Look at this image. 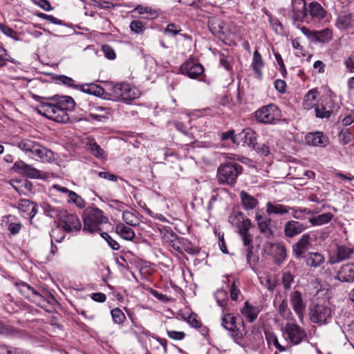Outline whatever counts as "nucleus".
Wrapping results in <instances>:
<instances>
[{"label": "nucleus", "mask_w": 354, "mask_h": 354, "mask_svg": "<svg viewBox=\"0 0 354 354\" xmlns=\"http://www.w3.org/2000/svg\"><path fill=\"white\" fill-rule=\"evenodd\" d=\"M181 29L179 26L174 24H169L167 26L165 30V34L175 36L178 35Z\"/></svg>", "instance_id": "55"}, {"label": "nucleus", "mask_w": 354, "mask_h": 354, "mask_svg": "<svg viewBox=\"0 0 354 354\" xmlns=\"http://www.w3.org/2000/svg\"><path fill=\"white\" fill-rule=\"evenodd\" d=\"M310 244V237L308 234H303L300 239L293 245L292 251L297 259L304 257Z\"/></svg>", "instance_id": "16"}, {"label": "nucleus", "mask_w": 354, "mask_h": 354, "mask_svg": "<svg viewBox=\"0 0 354 354\" xmlns=\"http://www.w3.org/2000/svg\"><path fill=\"white\" fill-rule=\"evenodd\" d=\"M222 326L228 330L236 328L235 317L230 313L225 314L222 317Z\"/></svg>", "instance_id": "41"}, {"label": "nucleus", "mask_w": 354, "mask_h": 354, "mask_svg": "<svg viewBox=\"0 0 354 354\" xmlns=\"http://www.w3.org/2000/svg\"><path fill=\"white\" fill-rule=\"evenodd\" d=\"M242 171V167L237 163L227 162L221 165L218 169L219 180L227 184H232L235 182L238 175Z\"/></svg>", "instance_id": "6"}, {"label": "nucleus", "mask_w": 354, "mask_h": 354, "mask_svg": "<svg viewBox=\"0 0 354 354\" xmlns=\"http://www.w3.org/2000/svg\"><path fill=\"white\" fill-rule=\"evenodd\" d=\"M241 292L238 286L236 284V281H234L230 286V298L233 301H237L239 295Z\"/></svg>", "instance_id": "59"}, {"label": "nucleus", "mask_w": 354, "mask_h": 354, "mask_svg": "<svg viewBox=\"0 0 354 354\" xmlns=\"http://www.w3.org/2000/svg\"><path fill=\"white\" fill-rule=\"evenodd\" d=\"M135 11H137L138 12V14H140V15L147 14L151 18H156L158 15L156 10L153 9L151 7L144 6L142 5H138L135 8Z\"/></svg>", "instance_id": "42"}, {"label": "nucleus", "mask_w": 354, "mask_h": 354, "mask_svg": "<svg viewBox=\"0 0 354 354\" xmlns=\"http://www.w3.org/2000/svg\"><path fill=\"white\" fill-rule=\"evenodd\" d=\"M17 286L19 288V291L21 293V295H23L28 299H30L34 302H40L43 300L42 296L26 283L20 282L17 283Z\"/></svg>", "instance_id": "17"}, {"label": "nucleus", "mask_w": 354, "mask_h": 354, "mask_svg": "<svg viewBox=\"0 0 354 354\" xmlns=\"http://www.w3.org/2000/svg\"><path fill=\"white\" fill-rule=\"evenodd\" d=\"M140 90L134 86L126 83L110 85L109 92H106L105 100L113 101L128 102L138 98Z\"/></svg>", "instance_id": "2"}, {"label": "nucleus", "mask_w": 354, "mask_h": 354, "mask_svg": "<svg viewBox=\"0 0 354 354\" xmlns=\"http://www.w3.org/2000/svg\"><path fill=\"white\" fill-rule=\"evenodd\" d=\"M293 10L297 11V18H304L308 12L313 18L322 19L325 16V11L322 6L317 1H311L308 3L306 0H294Z\"/></svg>", "instance_id": "4"}, {"label": "nucleus", "mask_w": 354, "mask_h": 354, "mask_svg": "<svg viewBox=\"0 0 354 354\" xmlns=\"http://www.w3.org/2000/svg\"><path fill=\"white\" fill-rule=\"evenodd\" d=\"M122 218L129 225H137L139 223L138 217L131 212H124Z\"/></svg>", "instance_id": "48"}, {"label": "nucleus", "mask_w": 354, "mask_h": 354, "mask_svg": "<svg viewBox=\"0 0 354 354\" xmlns=\"http://www.w3.org/2000/svg\"><path fill=\"white\" fill-rule=\"evenodd\" d=\"M15 145L26 156L34 158L41 144L29 138H24L16 141Z\"/></svg>", "instance_id": "12"}, {"label": "nucleus", "mask_w": 354, "mask_h": 354, "mask_svg": "<svg viewBox=\"0 0 354 354\" xmlns=\"http://www.w3.org/2000/svg\"><path fill=\"white\" fill-rule=\"evenodd\" d=\"M88 149L97 158H104V151L93 140H89L86 144Z\"/></svg>", "instance_id": "37"}, {"label": "nucleus", "mask_w": 354, "mask_h": 354, "mask_svg": "<svg viewBox=\"0 0 354 354\" xmlns=\"http://www.w3.org/2000/svg\"><path fill=\"white\" fill-rule=\"evenodd\" d=\"M240 198L243 209L247 211L254 209L259 203L257 198L245 191L240 192Z\"/></svg>", "instance_id": "28"}, {"label": "nucleus", "mask_w": 354, "mask_h": 354, "mask_svg": "<svg viewBox=\"0 0 354 354\" xmlns=\"http://www.w3.org/2000/svg\"><path fill=\"white\" fill-rule=\"evenodd\" d=\"M338 137L339 142L344 145L348 144L354 138V136L348 129L342 130Z\"/></svg>", "instance_id": "46"}, {"label": "nucleus", "mask_w": 354, "mask_h": 354, "mask_svg": "<svg viewBox=\"0 0 354 354\" xmlns=\"http://www.w3.org/2000/svg\"><path fill=\"white\" fill-rule=\"evenodd\" d=\"M129 27L132 32L137 34L142 33L145 30V27L142 23L138 20H134L131 21Z\"/></svg>", "instance_id": "54"}, {"label": "nucleus", "mask_w": 354, "mask_h": 354, "mask_svg": "<svg viewBox=\"0 0 354 354\" xmlns=\"http://www.w3.org/2000/svg\"><path fill=\"white\" fill-rule=\"evenodd\" d=\"M307 266L317 268L324 263L325 261L324 257L319 252H309L304 256Z\"/></svg>", "instance_id": "27"}, {"label": "nucleus", "mask_w": 354, "mask_h": 354, "mask_svg": "<svg viewBox=\"0 0 354 354\" xmlns=\"http://www.w3.org/2000/svg\"><path fill=\"white\" fill-rule=\"evenodd\" d=\"M91 298L95 301L104 302L106 301V297L104 293L95 292L92 294Z\"/></svg>", "instance_id": "64"}, {"label": "nucleus", "mask_w": 354, "mask_h": 354, "mask_svg": "<svg viewBox=\"0 0 354 354\" xmlns=\"http://www.w3.org/2000/svg\"><path fill=\"white\" fill-rule=\"evenodd\" d=\"M290 211L292 212V217L297 220H304L306 215H312L314 214L311 210L302 207L297 208L290 207Z\"/></svg>", "instance_id": "38"}, {"label": "nucleus", "mask_w": 354, "mask_h": 354, "mask_svg": "<svg viewBox=\"0 0 354 354\" xmlns=\"http://www.w3.org/2000/svg\"><path fill=\"white\" fill-rule=\"evenodd\" d=\"M346 68L351 72L354 73V57H348L344 61Z\"/></svg>", "instance_id": "63"}, {"label": "nucleus", "mask_w": 354, "mask_h": 354, "mask_svg": "<svg viewBox=\"0 0 354 354\" xmlns=\"http://www.w3.org/2000/svg\"><path fill=\"white\" fill-rule=\"evenodd\" d=\"M180 71L192 79L197 78L204 72L203 66L194 60H187L181 66Z\"/></svg>", "instance_id": "14"}, {"label": "nucleus", "mask_w": 354, "mask_h": 354, "mask_svg": "<svg viewBox=\"0 0 354 354\" xmlns=\"http://www.w3.org/2000/svg\"><path fill=\"white\" fill-rule=\"evenodd\" d=\"M0 31L8 37H10L16 41L19 40L18 33L12 28L4 24H0Z\"/></svg>", "instance_id": "43"}, {"label": "nucleus", "mask_w": 354, "mask_h": 354, "mask_svg": "<svg viewBox=\"0 0 354 354\" xmlns=\"http://www.w3.org/2000/svg\"><path fill=\"white\" fill-rule=\"evenodd\" d=\"M19 210L25 214L24 216H28L30 218H33L37 214L36 205L28 199H21L18 205Z\"/></svg>", "instance_id": "23"}, {"label": "nucleus", "mask_w": 354, "mask_h": 354, "mask_svg": "<svg viewBox=\"0 0 354 354\" xmlns=\"http://www.w3.org/2000/svg\"><path fill=\"white\" fill-rule=\"evenodd\" d=\"M115 232L125 240L131 241L135 237V232L131 227L122 223L116 225Z\"/></svg>", "instance_id": "31"}, {"label": "nucleus", "mask_w": 354, "mask_h": 354, "mask_svg": "<svg viewBox=\"0 0 354 354\" xmlns=\"http://www.w3.org/2000/svg\"><path fill=\"white\" fill-rule=\"evenodd\" d=\"M333 218V215L331 213H324L310 217L309 218V222L312 225H322L329 223Z\"/></svg>", "instance_id": "34"}, {"label": "nucleus", "mask_w": 354, "mask_h": 354, "mask_svg": "<svg viewBox=\"0 0 354 354\" xmlns=\"http://www.w3.org/2000/svg\"><path fill=\"white\" fill-rule=\"evenodd\" d=\"M292 48L296 50L295 53L297 55H302V56L306 55L305 49L300 44V42L297 38H296L292 41Z\"/></svg>", "instance_id": "56"}, {"label": "nucleus", "mask_w": 354, "mask_h": 354, "mask_svg": "<svg viewBox=\"0 0 354 354\" xmlns=\"http://www.w3.org/2000/svg\"><path fill=\"white\" fill-rule=\"evenodd\" d=\"M263 66L264 64L261 54L259 53L258 50H255L253 54L252 67L259 77L262 75L261 69Z\"/></svg>", "instance_id": "35"}, {"label": "nucleus", "mask_w": 354, "mask_h": 354, "mask_svg": "<svg viewBox=\"0 0 354 354\" xmlns=\"http://www.w3.org/2000/svg\"><path fill=\"white\" fill-rule=\"evenodd\" d=\"M83 221V231L93 234L95 232L100 233L102 231L101 225L107 223L109 218L100 209L95 207H89L84 212Z\"/></svg>", "instance_id": "3"}, {"label": "nucleus", "mask_w": 354, "mask_h": 354, "mask_svg": "<svg viewBox=\"0 0 354 354\" xmlns=\"http://www.w3.org/2000/svg\"><path fill=\"white\" fill-rule=\"evenodd\" d=\"M290 211V207L281 204H274L270 202L266 204V212L268 214L283 215Z\"/></svg>", "instance_id": "30"}, {"label": "nucleus", "mask_w": 354, "mask_h": 354, "mask_svg": "<svg viewBox=\"0 0 354 354\" xmlns=\"http://www.w3.org/2000/svg\"><path fill=\"white\" fill-rule=\"evenodd\" d=\"M231 60L232 58L227 56H225L223 54H222L220 56V63L221 64L227 71H230L232 68V66L231 65Z\"/></svg>", "instance_id": "58"}, {"label": "nucleus", "mask_w": 354, "mask_h": 354, "mask_svg": "<svg viewBox=\"0 0 354 354\" xmlns=\"http://www.w3.org/2000/svg\"><path fill=\"white\" fill-rule=\"evenodd\" d=\"M33 159L42 162H50L54 160V153L51 150L41 145Z\"/></svg>", "instance_id": "29"}, {"label": "nucleus", "mask_w": 354, "mask_h": 354, "mask_svg": "<svg viewBox=\"0 0 354 354\" xmlns=\"http://www.w3.org/2000/svg\"><path fill=\"white\" fill-rule=\"evenodd\" d=\"M111 313L113 320L115 324H122L126 319L124 313L118 308H113Z\"/></svg>", "instance_id": "47"}, {"label": "nucleus", "mask_w": 354, "mask_h": 354, "mask_svg": "<svg viewBox=\"0 0 354 354\" xmlns=\"http://www.w3.org/2000/svg\"><path fill=\"white\" fill-rule=\"evenodd\" d=\"M354 253L353 248L346 245H339L337 248L335 256H332L329 259V263L334 264L342 261L348 259Z\"/></svg>", "instance_id": "18"}, {"label": "nucleus", "mask_w": 354, "mask_h": 354, "mask_svg": "<svg viewBox=\"0 0 354 354\" xmlns=\"http://www.w3.org/2000/svg\"><path fill=\"white\" fill-rule=\"evenodd\" d=\"M315 115L319 118H328L330 116L331 112L326 109V107L322 104H318L315 108Z\"/></svg>", "instance_id": "49"}, {"label": "nucleus", "mask_w": 354, "mask_h": 354, "mask_svg": "<svg viewBox=\"0 0 354 354\" xmlns=\"http://www.w3.org/2000/svg\"><path fill=\"white\" fill-rule=\"evenodd\" d=\"M98 176L100 177V178H104V179H107L109 180H111V181H116L117 179H118V176L113 174H110L109 172H106V171H100L98 172Z\"/></svg>", "instance_id": "62"}, {"label": "nucleus", "mask_w": 354, "mask_h": 354, "mask_svg": "<svg viewBox=\"0 0 354 354\" xmlns=\"http://www.w3.org/2000/svg\"><path fill=\"white\" fill-rule=\"evenodd\" d=\"M187 323L194 328H201L202 324L196 314L192 313L186 319Z\"/></svg>", "instance_id": "53"}, {"label": "nucleus", "mask_w": 354, "mask_h": 354, "mask_svg": "<svg viewBox=\"0 0 354 354\" xmlns=\"http://www.w3.org/2000/svg\"><path fill=\"white\" fill-rule=\"evenodd\" d=\"M167 333L170 338L175 340H181L185 337V333L181 331L167 330Z\"/></svg>", "instance_id": "57"}, {"label": "nucleus", "mask_w": 354, "mask_h": 354, "mask_svg": "<svg viewBox=\"0 0 354 354\" xmlns=\"http://www.w3.org/2000/svg\"><path fill=\"white\" fill-rule=\"evenodd\" d=\"M221 138L223 140H230L231 144L232 145H236L238 143V134L234 135V131L233 130H230L223 133Z\"/></svg>", "instance_id": "51"}, {"label": "nucleus", "mask_w": 354, "mask_h": 354, "mask_svg": "<svg viewBox=\"0 0 354 354\" xmlns=\"http://www.w3.org/2000/svg\"><path fill=\"white\" fill-rule=\"evenodd\" d=\"M305 142L308 145L319 147H325L329 143L328 137L319 131L308 133L305 137Z\"/></svg>", "instance_id": "15"}, {"label": "nucleus", "mask_w": 354, "mask_h": 354, "mask_svg": "<svg viewBox=\"0 0 354 354\" xmlns=\"http://www.w3.org/2000/svg\"><path fill=\"white\" fill-rule=\"evenodd\" d=\"M101 236L107 242L109 245L114 250H118L120 248L119 243L113 239L111 236L106 232H100Z\"/></svg>", "instance_id": "50"}, {"label": "nucleus", "mask_w": 354, "mask_h": 354, "mask_svg": "<svg viewBox=\"0 0 354 354\" xmlns=\"http://www.w3.org/2000/svg\"><path fill=\"white\" fill-rule=\"evenodd\" d=\"M294 283V275L290 271H283L282 273V283L285 289L290 288Z\"/></svg>", "instance_id": "45"}, {"label": "nucleus", "mask_w": 354, "mask_h": 354, "mask_svg": "<svg viewBox=\"0 0 354 354\" xmlns=\"http://www.w3.org/2000/svg\"><path fill=\"white\" fill-rule=\"evenodd\" d=\"M274 88L281 93L286 92V83L284 80L278 79L274 82Z\"/></svg>", "instance_id": "61"}, {"label": "nucleus", "mask_w": 354, "mask_h": 354, "mask_svg": "<svg viewBox=\"0 0 354 354\" xmlns=\"http://www.w3.org/2000/svg\"><path fill=\"white\" fill-rule=\"evenodd\" d=\"M58 218L66 232L79 231L82 227L79 218L75 214H69L66 210H60Z\"/></svg>", "instance_id": "8"}, {"label": "nucleus", "mask_w": 354, "mask_h": 354, "mask_svg": "<svg viewBox=\"0 0 354 354\" xmlns=\"http://www.w3.org/2000/svg\"><path fill=\"white\" fill-rule=\"evenodd\" d=\"M318 91L317 89L313 88L306 93L303 102V107L305 109L310 110L315 106V102L318 96Z\"/></svg>", "instance_id": "33"}, {"label": "nucleus", "mask_w": 354, "mask_h": 354, "mask_svg": "<svg viewBox=\"0 0 354 354\" xmlns=\"http://www.w3.org/2000/svg\"><path fill=\"white\" fill-rule=\"evenodd\" d=\"M333 311L331 308L323 304H317L313 306L310 310V319L319 325L327 324L332 319Z\"/></svg>", "instance_id": "5"}, {"label": "nucleus", "mask_w": 354, "mask_h": 354, "mask_svg": "<svg viewBox=\"0 0 354 354\" xmlns=\"http://www.w3.org/2000/svg\"><path fill=\"white\" fill-rule=\"evenodd\" d=\"M260 309L258 306L250 305L248 301L245 302L243 308L241 309L242 315L250 323L253 322L257 317Z\"/></svg>", "instance_id": "26"}, {"label": "nucleus", "mask_w": 354, "mask_h": 354, "mask_svg": "<svg viewBox=\"0 0 354 354\" xmlns=\"http://www.w3.org/2000/svg\"><path fill=\"white\" fill-rule=\"evenodd\" d=\"M243 219L244 218L241 213H232L229 216L228 221L232 225L238 227Z\"/></svg>", "instance_id": "52"}, {"label": "nucleus", "mask_w": 354, "mask_h": 354, "mask_svg": "<svg viewBox=\"0 0 354 354\" xmlns=\"http://www.w3.org/2000/svg\"><path fill=\"white\" fill-rule=\"evenodd\" d=\"M337 279L344 282H354V263L343 265L337 274Z\"/></svg>", "instance_id": "22"}, {"label": "nucleus", "mask_w": 354, "mask_h": 354, "mask_svg": "<svg viewBox=\"0 0 354 354\" xmlns=\"http://www.w3.org/2000/svg\"><path fill=\"white\" fill-rule=\"evenodd\" d=\"M255 220L260 232L266 237H271L273 235V232L271 228L272 221L270 218L264 216L262 210H257L255 212Z\"/></svg>", "instance_id": "13"}, {"label": "nucleus", "mask_w": 354, "mask_h": 354, "mask_svg": "<svg viewBox=\"0 0 354 354\" xmlns=\"http://www.w3.org/2000/svg\"><path fill=\"white\" fill-rule=\"evenodd\" d=\"M13 169L15 171L21 173L30 178H44L46 176L42 171L21 160L17 161L14 164Z\"/></svg>", "instance_id": "11"}, {"label": "nucleus", "mask_w": 354, "mask_h": 354, "mask_svg": "<svg viewBox=\"0 0 354 354\" xmlns=\"http://www.w3.org/2000/svg\"><path fill=\"white\" fill-rule=\"evenodd\" d=\"M256 133L251 129H243L241 133L238 134V143L243 146L254 147L256 145Z\"/></svg>", "instance_id": "19"}, {"label": "nucleus", "mask_w": 354, "mask_h": 354, "mask_svg": "<svg viewBox=\"0 0 354 354\" xmlns=\"http://www.w3.org/2000/svg\"><path fill=\"white\" fill-rule=\"evenodd\" d=\"M251 225L252 223L250 219L244 218L240 223L239 226L237 227L239 228V234L241 236L244 245H248L252 243V236L249 234V230Z\"/></svg>", "instance_id": "24"}, {"label": "nucleus", "mask_w": 354, "mask_h": 354, "mask_svg": "<svg viewBox=\"0 0 354 354\" xmlns=\"http://www.w3.org/2000/svg\"><path fill=\"white\" fill-rule=\"evenodd\" d=\"M76 88L85 93L100 97L103 99H104V97L106 95V91L102 86L96 84H80L77 85Z\"/></svg>", "instance_id": "21"}, {"label": "nucleus", "mask_w": 354, "mask_h": 354, "mask_svg": "<svg viewBox=\"0 0 354 354\" xmlns=\"http://www.w3.org/2000/svg\"><path fill=\"white\" fill-rule=\"evenodd\" d=\"M283 335L293 344H299L306 336L304 329L295 323H287L286 324Z\"/></svg>", "instance_id": "9"}, {"label": "nucleus", "mask_w": 354, "mask_h": 354, "mask_svg": "<svg viewBox=\"0 0 354 354\" xmlns=\"http://www.w3.org/2000/svg\"><path fill=\"white\" fill-rule=\"evenodd\" d=\"M266 339L269 345H273L280 352L286 351L288 348L286 346L280 344L275 335L272 333H266Z\"/></svg>", "instance_id": "39"}, {"label": "nucleus", "mask_w": 354, "mask_h": 354, "mask_svg": "<svg viewBox=\"0 0 354 354\" xmlns=\"http://www.w3.org/2000/svg\"><path fill=\"white\" fill-rule=\"evenodd\" d=\"M68 202L69 203L75 204L79 208H84L86 205L85 201L73 191L69 192L68 196Z\"/></svg>", "instance_id": "40"}, {"label": "nucleus", "mask_w": 354, "mask_h": 354, "mask_svg": "<svg viewBox=\"0 0 354 354\" xmlns=\"http://www.w3.org/2000/svg\"><path fill=\"white\" fill-rule=\"evenodd\" d=\"M214 297L216 299V301H217L218 306L223 308V311L224 312L225 310H228V309H227V299H228L227 292L223 289H219L215 292Z\"/></svg>", "instance_id": "36"}, {"label": "nucleus", "mask_w": 354, "mask_h": 354, "mask_svg": "<svg viewBox=\"0 0 354 354\" xmlns=\"http://www.w3.org/2000/svg\"><path fill=\"white\" fill-rule=\"evenodd\" d=\"M332 31L326 28L320 31L315 30L314 32L313 42L326 43L332 39Z\"/></svg>", "instance_id": "32"}, {"label": "nucleus", "mask_w": 354, "mask_h": 354, "mask_svg": "<svg viewBox=\"0 0 354 354\" xmlns=\"http://www.w3.org/2000/svg\"><path fill=\"white\" fill-rule=\"evenodd\" d=\"M255 117L258 122L264 124H272L280 117V111L274 104L262 106L255 112Z\"/></svg>", "instance_id": "7"}, {"label": "nucleus", "mask_w": 354, "mask_h": 354, "mask_svg": "<svg viewBox=\"0 0 354 354\" xmlns=\"http://www.w3.org/2000/svg\"><path fill=\"white\" fill-rule=\"evenodd\" d=\"M6 223L8 231L13 235L18 234L21 229V223L13 222L12 217L11 216L8 217Z\"/></svg>", "instance_id": "44"}, {"label": "nucleus", "mask_w": 354, "mask_h": 354, "mask_svg": "<svg viewBox=\"0 0 354 354\" xmlns=\"http://www.w3.org/2000/svg\"><path fill=\"white\" fill-rule=\"evenodd\" d=\"M102 51L106 58L109 59H114L115 58V53L114 50L109 46H103Z\"/></svg>", "instance_id": "60"}, {"label": "nucleus", "mask_w": 354, "mask_h": 354, "mask_svg": "<svg viewBox=\"0 0 354 354\" xmlns=\"http://www.w3.org/2000/svg\"><path fill=\"white\" fill-rule=\"evenodd\" d=\"M290 304L298 318L302 322L306 312V302L302 297V295L297 290L290 293Z\"/></svg>", "instance_id": "10"}, {"label": "nucleus", "mask_w": 354, "mask_h": 354, "mask_svg": "<svg viewBox=\"0 0 354 354\" xmlns=\"http://www.w3.org/2000/svg\"><path fill=\"white\" fill-rule=\"evenodd\" d=\"M307 228L303 223L296 221H289L284 225V234L286 236L292 238Z\"/></svg>", "instance_id": "20"}, {"label": "nucleus", "mask_w": 354, "mask_h": 354, "mask_svg": "<svg viewBox=\"0 0 354 354\" xmlns=\"http://www.w3.org/2000/svg\"><path fill=\"white\" fill-rule=\"evenodd\" d=\"M55 102H41L38 108V113L47 118L57 122H65L69 117L67 111L75 107V101L69 96H53L50 98Z\"/></svg>", "instance_id": "1"}, {"label": "nucleus", "mask_w": 354, "mask_h": 354, "mask_svg": "<svg viewBox=\"0 0 354 354\" xmlns=\"http://www.w3.org/2000/svg\"><path fill=\"white\" fill-rule=\"evenodd\" d=\"M354 24V19L348 12H342L336 19V26L340 30H347Z\"/></svg>", "instance_id": "25"}]
</instances>
